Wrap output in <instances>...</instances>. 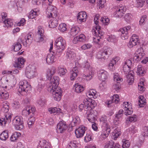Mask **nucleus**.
I'll use <instances>...</instances> for the list:
<instances>
[{
  "label": "nucleus",
  "mask_w": 148,
  "mask_h": 148,
  "mask_svg": "<svg viewBox=\"0 0 148 148\" xmlns=\"http://www.w3.org/2000/svg\"><path fill=\"white\" fill-rule=\"evenodd\" d=\"M59 78L58 77L55 76L51 80L50 84L49 85L48 90L52 94L53 99L57 101H59L61 98L62 91L61 89L58 86Z\"/></svg>",
  "instance_id": "1"
},
{
  "label": "nucleus",
  "mask_w": 148,
  "mask_h": 148,
  "mask_svg": "<svg viewBox=\"0 0 148 148\" xmlns=\"http://www.w3.org/2000/svg\"><path fill=\"white\" fill-rule=\"evenodd\" d=\"M132 62L129 59L124 61L122 64L123 72L125 75L127 81L130 85H132L134 82V73L131 70Z\"/></svg>",
  "instance_id": "2"
},
{
  "label": "nucleus",
  "mask_w": 148,
  "mask_h": 148,
  "mask_svg": "<svg viewBox=\"0 0 148 148\" xmlns=\"http://www.w3.org/2000/svg\"><path fill=\"white\" fill-rule=\"evenodd\" d=\"M53 0H33L36 5L40 4L41 2L42 5L44 6L46 5H48L46 11L47 16L49 17L56 16L57 12L56 8L51 4Z\"/></svg>",
  "instance_id": "3"
},
{
  "label": "nucleus",
  "mask_w": 148,
  "mask_h": 148,
  "mask_svg": "<svg viewBox=\"0 0 148 148\" xmlns=\"http://www.w3.org/2000/svg\"><path fill=\"white\" fill-rule=\"evenodd\" d=\"M31 90V86L27 80H24L19 83L18 90L19 95L26 96L30 92Z\"/></svg>",
  "instance_id": "4"
},
{
  "label": "nucleus",
  "mask_w": 148,
  "mask_h": 148,
  "mask_svg": "<svg viewBox=\"0 0 148 148\" xmlns=\"http://www.w3.org/2000/svg\"><path fill=\"white\" fill-rule=\"evenodd\" d=\"M9 107L6 104L3 105L1 110L4 113V117L3 118H0V125L4 126L7 123H10L11 121L12 114L9 112Z\"/></svg>",
  "instance_id": "5"
},
{
  "label": "nucleus",
  "mask_w": 148,
  "mask_h": 148,
  "mask_svg": "<svg viewBox=\"0 0 148 148\" xmlns=\"http://www.w3.org/2000/svg\"><path fill=\"white\" fill-rule=\"evenodd\" d=\"M92 32L93 35L95 36L93 38V42L96 44H99L103 38L104 34V33L101 31L100 26H94L92 28Z\"/></svg>",
  "instance_id": "6"
},
{
  "label": "nucleus",
  "mask_w": 148,
  "mask_h": 148,
  "mask_svg": "<svg viewBox=\"0 0 148 148\" xmlns=\"http://www.w3.org/2000/svg\"><path fill=\"white\" fill-rule=\"evenodd\" d=\"M112 53V49L110 48L104 47L102 50L98 52L96 58L102 61H104L106 59L105 55H109Z\"/></svg>",
  "instance_id": "7"
},
{
  "label": "nucleus",
  "mask_w": 148,
  "mask_h": 148,
  "mask_svg": "<svg viewBox=\"0 0 148 148\" xmlns=\"http://www.w3.org/2000/svg\"><path fill=\"white\" fill-rule=\"evenodd\" d=\"M126 6L122 4L115 6L113 13L114 17L117 18H121L126 12Z\"/></svg>",
  "instance_id": "8"
},
{
  "label": "nucleus",
  "mask_w": 148,
  "mask_h": 148,
  "mask_svg": "<svg viewBox=\"0 0 148 148\" xmlns=\"http://www.w3.org/2000/svg\"><path fill=\"white\" fill-rule=\"evenodd\" d=\"M12 124L15 129L20 130L24 127L23 119L21 116H17L12 120Z\"/></svg>",
  "instance_id": "9"
},
{
  "label": "nucleus",
  "mask_w": 148,
  "mask_h": 148,
  "mask_svg": "<svg viewBox=\"0 0 148 148\" xmlns=\"http://www.w3.org/2000/svg\"><path fill=\"white\" fill-rule=\"evenodd\" d=\"M25 74L28 79H31L35 77L37 75L36 66L31 65L28 66L26 68Z\"/></svg>",
  "instance_id": "10"
},
{
  "label": "nucleus",
  "mask_w": 148,
  "mask_h": 148,
  "mask_svg": "<svg viewBox=\"0 0 148 148\" xmlns=\"http://www.w3.org/2000/svg\"><path fill=\"white\" fill-rule=\"evenodd\" d=\"M83 103L85 105V109L86 111L92 110L97 105L95 100L90 98L84 99Z\"/></svg>",
  "instance_id": "11"
},
{
  "label": "nucleus",
  "mask_w": 148,
  "mask_h": 148,
  "mask_svg": "<svg viewBox=\"0 0 148 148\" xmlns=\"http://www.w3.org/2000/svg\"><path fill=\"white\" fill-rule=\"evenodd\" d=\"M55 44L58 52H62L64 50L66 47V41L61 36H59L56 39Z\"/></svg>",
  "instance_id": "12"
},
{
  "label": "nucleus",
  "mask_w": 148,
  "mask_h": 148,
  "mask_svg": "<svg viewBox=\"0 0 148 148\" xmlns=\"http://www.w3.org/2000/svg\"><path fill=\"white\" fill-rule=\"evenodd\" d=\"M61 55L60 52H58L57 51L56 53L52 52L48 54L46 58V61L48 64H50L56 61L57 57H59Z\"/></svg>",
  "instance_id": "13"
},
{
  "label": "nucleus",
  "mask_w": 148,
  "mask_h": 148,
  "mask_svg": "<svg viewBox=\"0 0 148 148\" xmlns=\"http://www.w3.org/2000/svg\"><path fill=\"white\" fill-rule=\"evenodd\" d=\"M145 54L143 48L140 47L136 51L134 54V59L136 62L140 61L145 56Z\"/></svg>",
  "instance_id": "14"
},
{
  "label": "nucleus",
  "mask_w": 148,
  "mask_h": 148,
  "mask_svg": "<svg viewBox=\"0 0 148 148\" xmlns=\"http://www.w3.org/2000/svg\"><path fill=\"white\" fill-rule=\"evenodd\" d=\"M33 40L32 34L29 33L27 34L25 37V39L22 40L21 38H19L18 40V41L21 42L23 46L27 47L29 46L32 43Z\"/></svg>",
  "instance_id": "15"
},
{
  "label": "nucleus",
  "mask_w": 148,
  "mask_h": 148,
  "mask_svg": "<svg viewBox=\"0 0 148 148\" xmlns=\"http://www.w3.org/2000/svg\"><path fill=\"white\" fill-rule=\"evenodd\" d=\"M1 17L2 21L4 24V27H10L13 25L12 20L10 18H8L7 14L4 12L1 13Z\"/></svg>",
  "instance_id": "16"
},
{
  "label": "nucleus",
  "mask_w": 148,
  "mask_h": 148,
  "mask_svg": "<svg viewBox=\"0 0 148 148\" xmlns=\"http://www.w3.org/2000/svg\"><path fill=\"white\" fill-rule=\"evenodd\" d=\"M123 106L126 115L131 114L133 113L131 103L128 102H125L123 104Z\"/></svg>",
  "instance_id": "17"
},
{
  "label": "nucleus",
  "mask_w": 148,
  "mask_h": 148,
  "mask_svg": "<svg viewBox=\"0 0 148 148\" xmlns=\"http://www.w3.org/2000/svg\"><path fill=\"white\" fill-rule=\"evenodd\" d=\"M130 28V26H128L123 28H121L119 30V31L121 32V36L122 40H125L128 38V32Z\"/></svg>",
  "instance_id": "18"
},
{
  "label": "nucleus",
  "mask_w": 148,
  "mask_h": 148,
  "mask_svg": "<svg viewBox=\"0 0 148 148\" xmlns=\"http://www.w3.org/2000/svg\"><path fill=\"white\" fill-rule=\"evenodd\" d=\"M97 75L99 80L106 81L108 78V74L106 71L103 69H100L97 72Z\"/></svg>",
  "instance_id": "19"
},
{
  "label": "nucleus",
  "mask_w": 148,
  "mask_h": 148,
  "mask_svg": "<svg viewBox=\"0 0 148 148\" xmlns=\"http://www.w3.org/2000/svg\"><path fill=\"white\" fill-rule=\"evenodd\" d=\"M87 17L86 13L84 11H82L78 13L77 20L78 23H81L86 21Z\"/></svg>",
  "instance_id": "20"
},
{
  "label": "nucleus",
  "mask_w": 148,
  "mask_h": 148,
  "mask_svg": "<svg viewBox=\"0 0 148 148\" xmlns=\"http://www.w3.org/2000/svg\"><path fill=\"white\" fill-rule=\"evenodd\" d=\"M67 128V125L66 122L61 121L57 125V131L58 133H62L65 131Z\"/></svg>",
  "instance_id": "21"
},
{
  "label": "nucleus",
  "mask_w": 148,
  "mask_h": 148,
  "mask_svg": "<svg viewBox=\"0 0 148 148\" xmlns=\"http://www.w3.org/2000/svg\"><path fill=\"white\" fill-rule=\"evenodd\" d=\"M138 40V36L135 34L132 35L127 45L128 47L130 48H132L137 44Z\"/></svg>",
  "instance_id": "22"
},
{
  "label": "nucleus",
  "mask_w": 148,
  "mask_h": 148,
  "mask_svg": "<svg viewBox=\"0 0 148 148\" xmlns=\"http://www.w3.org/2000/svg\"><path fill=\"white\" fill-rule=\"evenodd\" d=\"M86 130L87 128L81 126L79 127L75 131L76 137L79 138L83 137Z\"/></svg>",
  "instance_id": "23"
},
{
  "label": "nucleus",
  "mask_w": 148,
  "mask_h": 148,
  "mask_svg": "<svg viewBox=\"0 0 148 148\" xmlns=\"http://www.w3.org/2000/svg\"><path fill=\"white\" fill-rule=\"evenodd\" d=\"M86 40V37L83 34H81L78 36L74 38L72 40L73 43L76 44L79 42H84Z\"/></svg>",
  "instance_id": "24"
},
{
  "label": "nucleus",
  "mask_w": 148,
  "mask_h": 148,
  "mask_svg": "<svg viewBox=\"0 0 148 148\" xmlns=\"http://www.w3.org/2000/svg\"><path fill=\"white\" fill-rule=\"evenodd\" d=\"M121 132L120 128L117 127L114 129L111 133L112 138L116 140L121 135Z\"/></svg>",
  "instance_id": "25"
},
{
  "label": "nucleus",
  "mask_w": 148,
  "mask_h": 148,
  "mask_svg": "<svg viewBox=\"0 0 148 148\" xmlns=\"http://www.w3.org/2000/svg\"><path fill=\"white\" fill-rule=\"evenodd\" d=\"M111 131L109 125H107L106 127H104L101 133V136L103 139H105L108 136Z\"/></svg>",
  "instance_id": "26"
},
{
  "label": "nucleus",
  "mask_w": 148,
  "mask_h": 148,
  "mask_svg": "<svg viewBox=\"0 0 148 148\" xmlns=\"http://www.w3.org/2000/svg\"><path fill=\"white\" fill-rule=\"evenodd\" d=\"M56 72V69L55 67L54 66H52L51 67L48 69L47 70V71L46 72V75L47 76V78L48 79H50L49 82L51 79H52V78H51V77H52V76ZM54 76L53 77H54ZM50 84V82H49V85Z\"/></svg>",
  "instance_id": "27"
},
{
  "label": "nucleus",
  "mask_w": 148,
  "mask_h": 148,
  "mask_svg": "<svg viewBox=\"0 0 148 148\" xmlns=\"http://www.w3.org/2000/svg\"><path fill=\"white\" fill-rule=\"evenodd\" d=\"M87 111L86 117L87 119L90 122L94 123L95 120L96 115L93 113L92 110Z\"/></svg>",
  "instance_id": "28"
},
{
  "label": "nucleus",
  "mask_w": 148,
  "mask_h": 148,
  "mask_svg": "<svg viewBox=\"0 0 148 148\" xmlns=\"http://www.w3.org/2000/svg\"><path fill=\"white\" fill-rule=\"evenodd\" d=\"M136 70L137 75L140 76H143L146 73L145 69L141 65L137 66Z\"/></svg>",
  "instance_id": "29"
},
{
  "label": "nucleus",
  "mask_w": 148,
  "mask_h": 148,
  "mask_svg": "<svg viewBox=\"0 0 148 148\" xmlns=\"http://www.w3.org/2000/svg\"><path fill=\"white\" fill-rule=\"evenodd\" d=\"M25 60L23 57L18 58L17 61L15 63V66L18 69L23 68L24 66Z\"/></svg>",
  "instance_id": "30"
},
{
  "label": "nucleus",
  "mask_w": 148,
  "mask_h": 148,
  "mask_svg": "<svg viewBox=\"0 0 148 148\" xmlns=\"http://www.w3.org/2000/svg\"><path fill=\"white\" fill-rule=\"evenodd\" d=\"M38 84L36 87V90L38 92H40L44 88L45 84L43 78L40 77L38 79Z\"/></svg>",
  "instance_id": "31"
},
{
  "label": "nucleus",
  "mask_w": 148,
  "mask_h": 148,
  "mask_svg": "<svg viewBox=\"0 0 148 148\" xmlns=\"http://www.w3.org/2000/svg\"><path fill=\"white\" fill-rule=\"evenodd\" d=\"M79 71L77 67H73L70 71V78L71 80H74L77 77Z\"/></svg>",
  "instance_id": "32"
},
{
  "label": "nucleus",
  "mask_w": 148,
  "mask_h": 148,
  "mask_svg": "<svg viewBox=\"0 0 148 148\" xmlns=\"http://www.w3.org/2000/svg\"><path fill=\"white\" fill-rule=\"evenodd\" d=\"M35 110L34 108L27 106L23 110L22 113L25 115H28L31 114H33L35 112Z\"/></svg>",
  "instance_id": "33"
},
{
  "label": "nucleus",
  "mask_w": 148,
  "mask_h": 148,
  "mask_svg": "<svg viewBox=\"0 0 148 148\" xmlns=\"http://www.w3.org/2000/svg\"><path fill=\"white\" fill-rule=\"evenodd\" d=\"M80 31V28L77 26H73L70 28L69 34L72 36L76 35Z\"/></svg>",
  "instance_id": "34"
},
{
  "label": "nucleus",
  "mask_w": 148,
  "mask_h": 148,
  "mask_svg": "<svg viewBox=\"0 0 148 148\" xmlns=\"http://www.w3.org/2000/svg\"><path fill=\"white\" fill-rule=\"evenodd\" d=\"M56 71L60 76H63L65 75L67 73V71L66 68L62 66H59L57 67Z\"/></svg>",
  "instance_id": "35"
},
{
  "label": "nucleus",
  "mask_w": 148,
  "mask_h": 148,
  "mask_svg": "<svg viewBox=\"0 0 148 148\" xmlns=\"http://www.w3.org/2000/svg\"><path fill=\"white\" fill-rule=\"evenodd\" d=\"M39 14V10L38 8H35L32 10L29 13L28 17L29 18L33 19Z\"/></svg>",
  "instance_id": "36"
},
{
  "label": "nucleus",
  "mask_w": 148,
  "mask_h": 148,
  "mask_svg": "<svg viewBox=\"0 0 148 148\" xmlns=\"http://www.w3.org/2000/svg\"><path fill=\"white\" fill-rule=\"evenodd\" d=\"M39 145L41 147L43 148H50L51 147L50 143L43 139L40 141Z\"/></svg>",
  "instance_id": "37"
},
{
  "label": "nucleus",
  "mask_w": 148,
  "mask_h": 148,
  "mask_svg": "<svg viewBox=\"0 0 148 148\" xmlns=\"http://www.w3.org/2000/svg\"><path fill=\"white\" fill-rule=\"evenodd\" d=\"M96 92V90L93 89L88 90L86 94L87 96L88 97V98L96 99L97 98Z\"/></svg>",
  "instance_id": "38"
},
{
  "label": "nucleus",
  "mask_w": 148,
  "mask_h": 148,
  "mask_svg": "<svg viewBox=\"0 0 148 148\" xmlns=\"http://www.w3.org/2000/svg\"><path fill=\"white\" fill-rule=\"evenodd\" d=\"M58 24V21L55 18L53 17L49 20V26L50 28L56 27Z\"/></svg>",
  "instance_id": "39"
},
{
  "label": "nucleus",
  "mask_w": 148,
  "mask_h": 148,
  "mask_svg": "<svg viewBox=\"0 0 148 148\" xmlns=\"http://www.w3.org/2000/svg\"><path fill=\"white\" fill-rule=\"evenodd\" d=\"M138 105L140 107H143L146 104V99L142 95L138 97Z\"/></svg>",
  "instance_id": "40"
},
{
  "label": "nucleus",
  "mask_w": 148,
  "mask_h": 148,
  "mask_svg": "<svg viewBox=\"0 0 148 148\" xmlns=\"http://www.w3.org/2000/svg\"><path fill=\"white\" fill-rule=\"evenodd\" d=\"M74 87L75 88V91L78 93H81L83 91L84 89L83 86L78 83L75 84Z\"/></svg>",
  "instance_id": "41"
},
{
  "label": "nucleus",
  "mask_w": 148,
  "mask_h": 148,
  "mask_svg": "<svg viewBox=\"0 0 148 148\" xmlns=\"http://www.w3.org/2000/svg\"><path fill=\"white\" fill-rule=\"evenodd\" d=\"M48 111L50 113H62V110L56 107H51L48 109Z\"/></svg>",
  "instance_id": "42"
},
{
  "label": "nucleus",
  "mask_w": 148,
  "mask_h": 148,
  "mask_svg": "<svg viewBox=\"0 0 148 148\" xmlns=\"http://www.w3.org/2000/svg\"><path fill=\"white\" fill-rule=\"evenodd\" d=\"M76 56V54L73 50H68L66 53V56L70 60L74 59Z\"/></svg>",
  "instance_id": "43"
},
{
  "label": "nucleus",
  "mask_w": 148,
  "mask_h": 148,
  "mask_svg": "<svg viewBox=\"0 0 148 148\" xmlns=\"http://www.w3.org/2000/svg\"><path fill=\"white\" fill-rule=\"evenodd\" d=\"M8 137V131L5 130L0 134V139L3 141L5 140Z\"/></svg>",
  "instance_id": "44"
},
{
  "label": "nucleus",
  "mask_w": 148,
  "mask_h": 148,
  "mask_svg": "<svg viewBox=\"0 0 148 148\" xmlns=\"http://www.w3.org/2000/svg\"><path fill=\"white\" fill-rule=\"evenodd\" d=\"M20 133L18 132H15L10 137V140L13 142L16 141L21 136Z\"/></svg>",
  "instance_id": "45"
},
{
  "label": "nucleus",
  "mask_w": 148,
  "mask_h": 148,
  "mask_svg": "<svg viewBox=\"0 0 148 148\" xmlns=\"http://www.w3.org/2000/svg\"><path fill=\"white\" fill-rule=\"evenodd\" d=\"M90 71L89 72H90ZM91 74L90 73L89 74H86V71H84V74L83 75V79L86 81H88L90 80L92 78L94 73L92 71H90Z\"/></svg>",
  "instance_id": "46"
},
{
  "label": "nucleus",
  "mask_w": 148,
  "mask_h": 148,
  "mask_svg": "<svg viewBox=\"0 0 148 148\" xmlns=\"http://www.w3.org/2000/svg\"><path fill=\"white\" fill-rule=\"evenodd\" d=\"M107 87L106 82L105 81H102L99 84V89L101 91H103L106 90Z\"/></svg>",
  "instance_id": "47"
},
{
  "label": "nucleus",
  "mask_w": 148,
  "mask_h": 148,
  "mask_svg": "<svg viewBox=\"0 0 148 148\" xmlns=\"http://www.w3.org/2000/svg\"><path fill=\"white\" fill-rule=\"evenodd\" d=\"M9 97V94L6 91H1L0 92V99H2L6 100L8 99Z\"/></svg>",
  "instance_id": "48"
},
{
  "label": "nucleus",
  "mask_w": 148,
  "mask_h": 148,
  "mask_svg": "<svg viewBox=\"0 0 148 148\" xmlns=\"http://www.w3.org/2000/svg\"><path fill=\"white\" fill-rule=\"evenodd\" d=\"M92 47V44L90 43H85L83 44L81 47L78 48L80 51L85 50L91 48Z\"/></svg>",
  "instance_id": "49"
},
{
  "label": "nucleus",
  "mask_w": 148,
  "mask_h": 148,
  "mask_svg": "<svg viewBox=\"0 0 148 148\" xmlns=\"http://www.w3.org/2000/svg\"><path fill=\"white\" fill-rule=\"evenodd\" d=\"M92 133L90 132H87L84 137V140L86 142H88L92 139Z\"/></svg>",
  "instance_id": "50"
},
{
  "label": "nucleus",
  "mask_w": 148,
  "mask_h": 148,
  "mask_svg": "<svg viewBox=\"0 0 148 148\" xmlns=\"http://www.w3.org/2000/svg\"><path fill=\"white\" fill-rule=\"evenodd\" d=\"M99 120L100 122L102 124L103 127H106L107 125H109L107 123V118L106 116H101Z\"/></svg>",
  "instance_id": "51"
},
{
  "label": "nucleus",
  "mask_w": 148,
  "mask_h": 148,
  "mask_svg": "<svg viewBox=\"0 0 148 148\" xmlns=\"http://www.w3.org/2000/svg\"><path fill=\"white\" fill-rule=\"evenodd\" d=\"M114 80L118 83L122 82L123 81V79L118 73H115L114 74Z\"/></svg>",
  "instance_id": "52"
},
{
  "label": "nucleus",
  "mask_w": 148,
  "mask_h": 148,
  "mask_svg": "<svg viewBox=\"0 0 148 148\" xmlns=\"http://www.w3.org/2000/svg\"><path fill=\"white\" fill-rule=\"evenodd\" d=\"M14 43L12 47L14 51L17 52L19 51L21 48L22 46L19 41Z\"/></svg>",
  "instance_id": "53"
},
{
  "label": "nucleus",
  "mask_w": 148,
  "mask_h": 148,
  "mask_svg": "<svg viewBox=\"0 0 148 148\" xmlns=\"http://www.w3.org/2000/svg\"><path fill=\"white\" fill-rule=\"evenodd\" d=\"M137 116L136 114H133L132 116H128L127 117L126 121L130 122H135L137 121Z\"/></svg>",
  "instance_id": "54"
},
{
  "label": "nucleus",
  "mask_w": 148,
  "mask_h": 148,
  "mask_svg": "<svg viewBox=\"0 0 148 148\" xmlns=\"http://www.w3.org/2000/svg\"><path fill=\"white\" fill-rule=\"evenodd\" d=\"M145 0H136L135 6L137 8H141L143 6Z\"/></svg>",
  "instance_id": "55"
},
{
  "label": "nucleus",
  "mask_w": 148,
  "mask_h": 148,
  "mask_svg": "<svg viewBox=\"0 0 148 148\" xmlns=\"http://www.w3.org/2000/svg\"><path fill=\"white\" fill-rule=\"evenodd\" d=\"M58 29L61 32H64L67 29L66 25V24L62 23L59 25L58 28Z\"/></svg>",
  "instance_id": "56"
},
{
  "label": "nucleus",
  "mask_w": 148,
  "mask_h": 148,
  "mask_svg": "<svg viewBox=\"0 0 148 148\" xmlns=\"http://www.w3.org/2000/svg\"><path fill=\"white\" fill-rule=\"evenodd\" d=\"M114 143L112 140L106 142L105 144V148H113Z\"/></svg>",
  "instance_id": "57"
},
{
  "label": "nucleus",
  "mask_w": 148,
  "mask_h": 148,
  "mask_svg": "<svg viewBox=\"0 0 148 148\" xmlns=\"http://www.w3.org/2000/svg\"><path fill=\"white\" fill-rule=\"evenodd\" d=\"M141 135L144 137L148 136V127H144L141 131Z\"/></svg>",
  "instance_id": "58"
},
{
  "label": "nucleus",
  "mask_w": 148,
  "mask_h": 148,
  "mask_svg": "<svg viewBox=\"0 0 148 148\" xmlns=\"http://www.w3.org/2000/svg\"><path fill=\"white\" fill-rule=\"evenodd\" d=\"M132 15L131 13H127L124 16L125 20L127 22H130L132 18Z\"/></svg>",
  "instance_id": "59"
},
{
  "label": "nucleus",
  "mask_w": 148,
  "mask_h": 148,
  "mask_svg": "<svg viewBox=\"0 0 148 148\" xmlns=\"http://www.w3.org/2000/svg\"><path fill=\"white\" fill-rule=\"evenodd\" d=\"M97 5L99 9L104 8L106 3V0H97Z\"/></svg>",
  "instance_id": "60"
},
{
  "label": "nucleus",
  "mask_w": 148,
  "mask_h": 148,
  "mask_svg": "<svg viewBox=\"0 0 148 148\" xmlns=\"http://www.w3.org/2000/svg\"><path fill=\"white\" fill-rule=\"evenodd\" d=\"M123 143L122 145L123 148H128L130 145V143L129 141L125 139L122 140Z\"/></svg>",
  "instance_id": "61"
},
{
  "label": "nucleus",
  "mask_w": 148,
  "mask_h": 148,
  "mask_svg": "<svg viewBox=\"0 0 148 148\" xmlns=\"http://www.w3.org/2000/svg\"><path fill=\"white\" fill-rule=\"evenodd\" d=\"M83 66L85 69H87V71L88 70L89 72L91 71H92V67L90 66L89 62H88V61H86V62H84L83 65Z\"/></svg>",
  "instance_id": "62"
},
{
  "label": "nucleus",
  "mask_w": 148,
  "mask_h": 148,
  "mask_svg": "<svg viewBox=\"0 0 148 148\" xmlns=\"http://www.w3.org/2000/svg\"><path fill=\"white\" fill-rule=\"evenodd\" d=\"M35 121V118L34 117H31L29 119L28 121L27 122L28 127L29 128H30L32 127V126L34 124Z\"/></svg>",
  "instance_id": "63"
},
{
  "label": "nucleus",
  "mask_w": 148,
  "mask_h": 148,
  "mask_svg": "<svg viewBox=\"0 0 148 148\" xmlns=\"http://www.w3.org/2000/svg\"><path fill=\"white\" fill-rule=\"evenodd\" d=\"M111 99L113 102L115 103H118L120 101L119 96L117 94H114L112 97Z\"/></svg>",
  "instance_id": "64"
}]
</instances>
